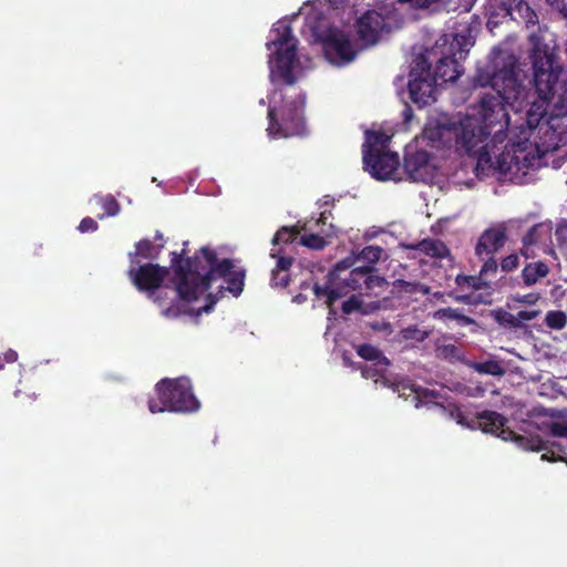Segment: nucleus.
<instances>
[{"mask_svg":"<svg viewBox=\"0 0 567 567\" xmlns=\"http://www.w3.org/2000/svg\"><path fill=\"white\" fill-rule=\"evenodd\" d=\"M156 295L159 296V301H155V302L158 305H162V302L166 299V292H164L163 290H159V288H158V289H156Z\"/></svg>","mask_w":567,"mask_h":567,"instance_id":"53","label":"nucleus"},{"mask_svg":"<svg viewBox=\"0 0 567 567\" xmlns=\"http://www.w3.org/2000/svg\"><path fill=\"white\" fill-rule=\"evenodd\" d=\"M102 207L104 209V215L106 216H116L120 212L118 202L111 195H107L102 199Z\"/></svg>","mask_w":567,"mask_h":567,"instance_id":"33","label":"nucleus"},{"mask_svg":"<svg viewBox=\"0 0 567 567\" xmlns=\"http://www.w3.org/2000/svg\"><path fill=\"white\" fill-rule=\"evenodd\" d=\"M299 234H300V229L298 228V226L280 227L271 239L272 248H280L279 245H281V244L282 245L292 244L295 240H297ZM281 248L285 250L284 247H281Z\"/></svg>","mask_w":567,"mask_h":567,"instance_id":"22","label":"nucleus"},{"mask_svg":"<svg viewBox=\"0 0 567 567\" xmlns=\"http://www.w3.org/2000/svg\"><path fill=\"white\" fill-rule=\"evenodd\" d=\"M362 307V300L358 296H351L348 300L342 303L341 310L346 315H351L359 311Z\"/></svg>","mask_w":567,"mask_h":567,"instance_id":"37","label":"nucleus"},{"mask_svg":"<svg viewBox=\"0 0 567 567\" xmlns=\"http://www.w3.org/2000/svg\"><path fill=\"white\" fill-rule=\"evenodd\" d=\"M474 369L478 373L488 374V375H493V377H502L505 374V369L496 360H486L483 362H476L474 364Z\"/></svg>","mask_w":567,"mask_h":567,"instance_id":"27","label":"nucleus"},{"mask_svg":"<svg viewBox=\"0 0 567 567\" xmlns=\"http://www.w3.org/2000/svg\"><path fill=\"white\" fill-rule=\"evenodd\" d=\"M462 72V65L456 58V53L452 52L437 60L432 78H435L436 83L439 81L441 83L455 82Z\"/></svg>","mask_w":567,"mask_h":567,"instance_id":"17","label":"nucleus"},{"mask_svg":"<svg viewBox=\"0 0 567 567\" xmlns=\"http://www.w3.org/2000/svg\"><path fill=\"white\" fill-rule=\"evenodd\" d=\"M281 97L280 106H269L267 112V133L271 138H288L306 134L305 104L306 95L298 93L288 97L282 89L278 90Z\"/></svg>","mask_w":567,"mask_h":567,"instance_id":"4","label":"nucleus"},{"mask_svg":"<svg viewBox=\"0 0 567 567\" xmlns=\"http://www.w3.org/2000/svg\"><path fill=\"white\" fill-rule=\"evenodd\" d=\"M365 281L364 289L362 291L363 295L371 296V295H378L375 292V289H383L388 286V281L384 277H381L378 274V270L372 266L371 274H369Z\"/></svg>","mask_w":567,"mask_h":567,"instance_id":"24","label":"nucleus"},{"mask_svg":"<svg viewBox=\"0 0 567 567\" xmlns=\"http://www.w3.org/2000/svg\"><path fill=\"white\" fill-rule=\"evenodd\" d=\"M355 27L359 40L365 45H374L379 42L386 23L381 13L368 10L357 20Z\"/></svg>","mask_w":567,"mask_h":567,"instance_id":"14","label":"nucleus"},{"mask_svg":"<svg viewBox=\"0 0 567 567\" xmlns=\"http://www.w3.org/2000/svg\"><path fill=\"white\" fill-rule=\"evenodd\" d=\"M435 78H432L431 63L424 55H419L409 74L408 90L411 101L424 107L435 101Z\"/></svg>","mask_w":567,"mask_h":567,"instance_id":"9","label":"nucleus"},{"mask_svg":"<svg viewBox=\"0 0 567 567\" xmlns=\"http://www.w3.org/2000/svg\"><path fill=\"white\" fill-rule=\"evenodd\" d=\"M186 249L171 252V262L175 274V290L178 298L186 302L196 301L218 278L225 279L227 287H220L217 295L208 293L207 303L199 308L197 315L210 312L224 289L238 297L245 286V270L234 269L231 259L219 260L215 250L202 247L194 257H185Z\"/></svg>","mask_w":567,"mask_h":567,"instance_id":"2","label":"nucleus"},{"mask_svg":"<svg viewBox=\"0 0 567 567\" xmlns=\"http://www.w3.org/2000/svg\"><path fill=\"white\" fill-rule=\"evenodd\" d=\"M507 234L504 227H489L485 229L475 246L476 257L495 256L506 244Z\"/></svg>","mask_w":567,"mask_h":567,"instance_id":"15","label":"nucleus"},{"mask_svg":"<svg viewBox=\"0 0 567 567\" xmlns=\"http://www.w3.org/2000/svg\"><path fill=\"white\" fill-rule=\"evenodd\" d=\"M477 258L483 262L480 275L484 280L486 281L489 277H495L499 267L495 256H482Z\"/></svg>","mask_w":567,"mask_h":567,"instance_id":"30","label":"nucleus"},{"mask_svg":"<svg viewBox=\"0 0 567 567\" xmlns=\"http://www.w3.org/2000/svg\"><path fill=\"white\" fill-rule=\"evenodd\" d=\"M449 312H451L450 317L451 318H456L457 317V313L455 310H452V309H447Z\"/></svg>","mask_w":567,"mask_h":567,"instance_id":"55","label":"nucleus"},{"mask_svg":"<svg viewBox=\"0 0 567 567\" xmlns=\"http://www.w3.org/2000/svg\"><path fill=\"white\" fill-rule=\"evenodd\" d=\"M540 313V310H520L517 312L516 317L520 321L524 332H527L529 329L526 322L536 319Z\"/></svg>","mask_w":567,"mask_h":567,"instance_id":"36","label":"nucleus"},{"mask_svg":"<svg viewBox=\"0 0 567 567\" xmlns=\"http://www.w3.org/2000/svg\"><path fill=\"white\" fill-rule=\"evenodd\" d=\"M440 353L444 359H457L460 357V349L455 344H444L440 348Z\"/></svg>","mask_w":567,"mask_h":567,"instance_id":"44","label":"nucleus"},{"mask_svg":"<svg viewBox=\"0 0 567 567\" xmlns=\"http://www.w3.org/2000/svg\"><path fill=\"white\" fill-rule=\"evenodd\" d=\"M513 313L499 308L493 311V318L497 322L498 326L503 327L504 329H507L511 320L513 318Z\"/></svg>","mask_w":567,"mask_h":567,"instance_id":"40","label":"nucleus"},{"mask_svg":"<svg viewBox=\"0 0 567 567\" xmlns=\"http://www.w3.org/2000/svg\"><path fill=\"white\" fill-rule=\"evenodd\" d=\"M168 270L157 264H145L137 269H131L128 275L132 282L140 291H146L147 297L153 301H159L156 289L161 288Z\"/></svg>","mask_w":567,"mask_h":567,"instance_id":"10","label":"nucleus"},{"mask_svg":"<svg viewBox=\"0 0 567 567\" xmlns=\"http://www.w3.org/2000/svg\"><path fill=\"white\" fill-rule=\"evenodd\" d=\"M547 124L548 117H545V111L535 112L534 109H529L526 113V123L530 130L537 128L542 123Z\"/></svg>","mask_w":567,"mask_h":567,"instance_id":"32","label":"nucleus"},{"mask_svg":"<svg viewBox=\"0 0 567 567\" xmlns=\"http://www.w3.org/2000/svg\"><path fill=\"white\" fill-rule=\"evenodd\" d=\"M412 248L432 258L443 259L450 255L447 246L442 240L434 238H425Z\"/></svg>","mask_w":567,"mask_h":567,"instance_id":"19","label":"nucleus"},{"mask_svg":"<svg viewBox=\"0 0 567 567\" xmlns=\"http://www.w3.org/2000/svg\"><path fill=\"white\" fill-rule=\"evenodd\" d=\"M453 414L458 424H462L470 429H475V423L473 422V420L467 421L466 416L460 409H456L455 413H453Z\"/></svg>","mask_w":567,"mask_h":567,"instance_id":"49","label":"nucleus"},{"mask_svg":"<svg viewBox=\"0 0 567 567\" xmlns=\"http://www.w3.org/2000/svg\"><path fill=\"white\" fill-rule=\"evenodd\" d=\"M78 228L81 233L95 231L99 228V225L93 218L85 217L80 221Z\"/></svg>","mask_w":567,"mask_h":567,"instance_id":"46","label":"nucleus"},{"mask_svg":"<svg viewBox=\"0 0 567 567\" xmlns=\"http://www.w3.org/2000/svg\"><path fill=\"white\" fill-rule=\"evenodd\" d=\"M17 360H18V353L14 350L9 349L8 351H6L3 353V355H0V370L3 369L4 363H13Z\"/></svg>","mask_w":567,"mask_h":567,"instance_id":"48","label":"nucleus"},{"mask_svg":"<svg viewBox=\"0 0 567 567\" xmlns=\"http://www.w3.org/2000/svg\"><path fill=\"white\" fill-rule=\"evenodd\" d=\"M475 429H480L484 433H491L504 441H512L526 451L544 450V442L538 434H517L506 426L507 419L491 410H485L476 414L473 419Z\"/></svg>","mask_w":567,"mask_h":567,"instance_id":"8","label":"nucleus"},{"mask_svg":"<svg viewBox=\"0 0 567 567\" xmlns=\"http://www.w3.org/2000/svg\"><path fill=\"white\" fill-rule=\"evenodd\" d=\"M355 351L360 358L365 361H371L373 365L380 367L381 369H388L390 367V360L375 346L362 343L355 348Z\"/></svg>","mask_w":567,"mask_h":567,"instance_id":"20","label":"nucleus"},{"mask_svg":"<svg viewBox=\"0 0 567 567\" xmlns=\"http://www.w3.org/2000/svg\"><path fill=\"white\" fill-rule=\"evenodd\" d=\"M155 239L162 240L163 239V235L159 231H157L156 235H155Z\"/></svg>","mask_w":567,"mask_h":567,"instance_id":"56","label":"nucleus"},{"mask_svg":"<svg viewBox=\"0 0 567 567\" xmlns=\"http://www.w3.org/2000/svg\"><path fill=\"white\" fill-rule=\"evenodd\" d=\"M519 266V257L517 254H511L503 258L499 262V267L504 272H511L517 269Z\"/></svg>","mask_w":567,"mask_h":567,"instance_id":"35","label":"nucleus"},{"mask_svg":"<svg viewBox=\"0 0 567 567\" xmlns=\"http://www.w3.org/2000/svg\"><path fill=\"white\" fill-rule=\"evenodd\" d=\"M398 286L402 291L408 292V293H413V292H417V291H420L422 293L429 292V288L420 282H410V281H405V280H399Z\"/></svg>","mask_w":567,"mask_h":567,"instance_id":"34","label":"nucleus"},{"mask_svg":"<svg viewBox=\"0 0 567 567\" xmlns=\"http://www.w3.org/2000/svg\"><path fill=\"white\" fill-rule=\"evenodd\" d=\"M359 369L361 370V374L363 378L365 379H374V378H378V377H382L388 369H381L380 367H377V365H368V364H361L359 367Z\"/></svg>","mask_w":567,"mask_h":567,"instance_id":"39","label":"nucleus"},{"mask_svg":"<svg viewBox=\"0 0 567 567\" xmlns=\"http://www.w3.org/2000/svg\"><path fill=\"white\" fill-rule=\"evenodd\" d=\"M549 432L556 437H567V423L553 422L549 426Z\"/></svg>","mask_w":567,"mask_h":567,"instance_id":"45","label":"nucleus"},{"mask_svg":"<svg viewBox=\"0 0 567 567\" xmlns=\"http://www.w3.org/2000/svg\"><path fill=\"white\" fill-rule=\"evenodd\" d=\"M468 44V40L465 35H460V34H455L454 37V40L451 44V49L453 50L455 45L458 47V55H460V59L463 58V54L464 53H467V49H465V47H467Z\"/></svg>","mask_w":567,"mask_h":567,"instance_id":"43","label":"nucleus"},{"mask_svg":"<svg viewBox=\"0 0 567 567\" xmlns=\"http://www.w3.org/2000/svg\"><path fill=\"white\" fill-rule=\"evenodd\" d=\"M135 255L145 259H156L163 248L162 245L155 246L150 239H142L135 245Z\"/></svg>","mask_w":567,"mask_h":567,"instance_id":"25","label":"nucleus"},{"mask_svg":"<svg viewBox=\"0 0 567 567\" xmlns=\"http://www.w3.org/2000/svg\"><path fill=\"white\" fill-rule=\"evenodd\" d=\"M540 440L544 442V450L545 453H543L542 455V460L543 461H557L558 458L555 456V452L553 450H549L548 449V443L546 441H544L542 437ZM542 450H539L538 452H540Z\"/></svg>","mask_w":567,"mask_h":567,"instance_id":"50","label":"nucleus"},{"mask_svg":"<svg viewBox=\"0 0 567 567\" xmlns=\"http://www.w3.org/2000/svg\"><path fill=\"white\" fill-rule=\"evenodd\" d=\"M512 4H515V10L520 17H537L534 10L530 9L527 2L524 0H511Z\"/></svg>","mask_w":567,"mask_h":567,"instance_id":"41","label":"nucleus"},{"mask_svg":"<svg viewBox=\"0 0 567 567\" xmlns=\"http://www.w3.org/2000/svg\"><path fill=\"white\" fill-rule=\"evenodd\" d=\"M553 225L551 221H543L534 225L528 229V231L524 235L522 241L524 249H522V254L528 258L525 249L528 247L542 241L549 239L551 237Z\"/></svg>","mask_w":567,"mask_h":567,"instance_id":"18","label":"nucleus"},{"mask_svg":"<svg viewBox=\"0 0 567 567\" xmlns=\"http://www.w3.org/2000/svg\"><path fill=\"white\" fill-rule=\"evenodd\" d=\"M299 243L300 245L315 250H321L328 245L324 237L318 234H305L300 237Z\"/></svg>","mask_w":567,"mask_h":567,"instance_id":"31","label":"nucleus"},{"mask_svg":"<svg viewBox=\"0 0 567 567\" xmlns=\"http://www.w3.org/2000/svg\"><path fill=\"white\" fill-rule=\"evenodd\" d=\"M461 289L481 290L488 288V282L478 274V276L458 275L455 279Z\"/></svg>","mask_w":567,"mask_h":567,"instance_id":"23","label":"nucleus"},{"mask_svg":"<svg viewBox=\"0 0 567 567\" xmlns=\"http://www.w3.org/2000/svg\"><path fill=\"white\" fill-rule=\"evenodd\" d=\"M389 144V137L381 132H371L368 134L367 144L363 151L382 152Z\"/></svg>","mask_w":567,"mask_h":567,"instance_id":"26","label":"nucleus"},{"mask_svg":"<svg viewBox=\"0 0 567 567\" xmlns=\"http://www.w3.org/2000/svg\"><path fill=\"white\" fill-rule=\"evenodd\" d=\"M539 298H540L539 293L529 292L526 295L516 296V297H514V300L519 303H525V305L532 306V305H535L539 300Z\"/></svg>","mask_w":567,"mask_h":567,"instance_id":"47","label":"nucleus"},{"mask_svg":"<svg viewBox=\"0 0 567 567\" xmlns=\"http://www.w3.org/2000/svg\"><path fill=\"white\" fill-rule=\"evenodd\" d=\"M383 248L380 246H367L358 254V260H363L369 262V266H373L377 264L383 254Z\"/></svg>","mask_w":567,"mask_h":567,"instance_id":"29","label":"nucleus"},{"mask_svg":"<svg viewBox=\"0 0 567 567\" xmlns=\"http://www.w3.org/2000/svg\"><path fill=\"white\" fill-rule=\"evenodd\" d=\"M270 34L267 49L275 50L274 60H270L271 80H280L284 84L291 86L297 81L292 70L298 62V40L292 34L291 25L282 21L274 24Z\"/></svg>","mask_w":567,"mask_h":567,"instance_id":"5","label":"nucleus"},{"mask_svg":"<svg viewBox=\"0 0 567 567\" xmlns=\"http://www.w3.org/2000/svg\"><path fill=\"white\" fill-rule=\"evenodd\" d=\"M327 214H328V212H322V213L320 214V217H319V219H318V221H317V223H318V224H323V225H324V224H326V221H327V219H328Z\"/></svg>","mask_w":567,"mask_h":567,"instance_id":"54","label":"nucleus"},{"mask_svg":"<svg viewBox=\"0 0 567 567\" xmlns=\"http://www.w3.org/2000/svg\"><path fill=\"white\" fill-rule=\"evenodd\" d=\"M549 274V267L543 261L529 262L522 270V278L525 286L530 287Z\"/></svg>","mask_w":567,"mask_h":567,"instance_id":"21","label":"nucleus"},{"mask_svg":"<svg viewBox=\"0 0 567 567\" xmlns=\"http://www.w3.org/2000/svg\"><path fill=\"white\" fill-rule=\"evenodd\" d=\"M507 329H522L523 330V327L520 324V321H518L516 315L513 316L512 320H511V323L508 326Z\"/></svg>","mask_w":567,"mask_h":567,"instance_id":"52","label":"nucleus"},{"mask_svg":"<svg viewBox=\"0 0 567 567\" xmlns=\"http://www.w3.org/2000/svg\"><path fill=\"white\" fill-rule=\"evenodd\" d=\"M545 324L549 329L561 330L567 324V315L561 310H551L546 313Z\"/></svg>","mask_w":567,"mask_h":567,"instance_id":"28","label":"nucleus"},{"mask_svg":"<svg viewBox=\"0 0 567 567\" xmlns=\"http://www.w3.org/2000/svg\"><path fill=\"white\" fill-rule=\"evenodd\" d=\"M269 256L277 259L276 267L271 270L270 286L281 289L287 288L291 280L289 270L295 258L284 255L282 248H271Z\"/></svg>","mask_w":567,"mask_h":567,"instance_id":"16","label":"nucleus"},{"mask_svg":"<svg viewBox=\"0 0 567 567\" xmlns=\"http://www.w3.org/2000/svg\"><path fill=\"white\" fill-rule=\"evenodd\" d=\"M157 399L148 400L151 413H192L199 409V401L194 395L190 380L182 377L162 379L155 385Z\"/></svg>","mask_w":567,"mask_h":567,"instance_id":"6","label":"nucleus"},{"mask_svg":"<svg viewBox=\"0 0 567 567\" xmlns=\"http://www.w3.org/2000/svg\"><path fill=\"white\" fill-rule=\"evenodd\" d=\"M363 164L372 177L378 181H386L393 177L400 161L399 155L393 152L363 151Z\"/></svg>","mask_w":567,"mask_h":567,"instance_id":"12","label":"nucleus"},{"mask_svg":"<svg viewBox=\"0 0 567 567\" xmlns=\"http://www.w3.org/2000/svg\"><path fill=\"white\" fill-rule=\"evenodd\" d=\"M474 84L491 86L495 94H484L478 102L477 113L458 123L447 118L429 121L422 138L432 148L455 146L457 152L476 158L477 177L496 172L505 175L528 167L529 159L525 154L529 146L528 138L511 141L502 153L495 154L497 145L503 144L507 136V107H519L526 96L515 54L493 49L488 62L477 68Z\"/></svg>","mask_w":567,"mask_h":567,"instance_id":"1","label":"nucleus"},{"mask_svg":"<svg viewBox=\"0 0 567 567\" xmlns=\"http://www.w3.org/2000/svg\"><path fill=\"white\" fill-rule=\"evenodd\" d=\"M555 237L559 247L567 246V220L561 219L557 223Z\"/></svg>","mask_w":567,"mask_h":567,"instance_id":"38","label":"nucleus"},{"mask_svg":"<svg viewBox=\"0 0 567 567\" xmlns=\"http://www.w3.org/2000/svg\"><path fill=\"white\" fill-rule=\"evenodd\" d=\"M403 168L412 182H425L430 177V154L414 145L404 151Z\"/></svg>","mask_w":567,"mask_h":567,"instance_id":"13","label":"nucleus"},{"mask_svg":"<svg viewBox=\"0 0 567 567\" xmlns=\"http://www.w3.org/2000/svg\"><path fill=\"white\" fill-rule=\"evenodd\" d=\"M532 48L528 60L533 71V84L540 102H534L529 109L535 112L551 106L555 116L567 115V70L565 69L554 35L547 32H534L528 38Z\"/></svg>","mask_w":567,"mask_h":567,"instance_id":"3","label":"nucleus"},{"mask_svg":"<svg viewBox=\"0 0 567 567\" xmlns=\"http://www.w3.org/2000/svg\"><path fill=\"white\" fill-rule=\"evenodd\" d=\"M512 4H515V10L520 17H537L534 10L530 9L527 2L524 0H511Z\"/></svg>","mask_w":567,"mask_h":567,"instance_id":"42","label":"nucleus"},{"mask_svg":"<svg viewBox=\"0 0 567 567\" xmlns=\"http://www.w3.org/2000/svg\"><path fill=\"white\" fill-rule=\"evenodd\" d=\"M351 267L348 260L339 261L333 270L327 275L324 285L315 284L313 292L317 297H326L327 305L331 307L338 299L342 298L352 290H359L361 293L372 266H359L351 269L348 275L342 276Z\"/></svg>","mask_w":567,"mask_h":567,"instance_id":"7","label":"nucleus"},{"mask_svg":"<svg viewBox=\"0 0 567 567\" xmlns=\"http://www.w3.org/2000/svg\"><path fill=\"white\" fill-rule=\"evenodd\" d=\"M326 58L334 63H348L354 60L357 51L347 33L330 30L322 39Z\"/></svg>","mask_w":567,"mask_h":567,"instance_id":"11","label":"nucleus"},{"mask_svg":"<svg viewBox=\"0 0 567 567\" xmlns=\"http://www.w3.org/2000/svg\"><path fill=\"white\" fill-rule=\"evenodd\" d=\"M182 311L176 306L167 307L163 310V316L165 317H177Z\"/></svg>","mask_w":567,"mask_h":567,"instance_id":"51","label":"nucleus"}]
</instances>
